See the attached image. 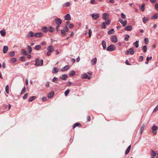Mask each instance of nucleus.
Wrapping results in <instances>:
<instances>
[{
	"instance_id": "f257e3e1",
	"label": "nucleus",
	"mask_w": 158,
	"mask_h": 158,
	"mask_svg": "<svg viewBox=\"0 0 158 158\" xmlns=\"http://www.w3.org/2000/svg\"><path fill=\"white\" fill-rule=\"evenodd\" d=\"M43 60L42 59L39 60L37 58L36 59L35 65L36 66H42L43 65Z\"/></svg>"
},
{
	"instance_id": "f03ea898",
	"label": "nucleus",
	"mask_w": 158,
	"mask_h": 158,
	"mask_svg": "<svg viewBox=\"0 0 158 158\" xmlns=\"http://www.w3.org/2000/svg\"><path fill=\"white\" fill-rule=\"evenodd\" d=\"M116 48L114 44L110 45L107 48L106 50L107 51H114Z\"/></svg>"
},
{
	"instance_id": "7ed1b4c3",
	"label": "nucleus",
	"mask_w": 158,
	"mask_h": 158,
	"mask_svg": "<svg viewBox=\"0 0 158 158\" xmlns=\"http://www.w3.org/2000/svg\"><path fill=\"white\" fill-rule=\"evenodd\" d=\"M55 21L56 22V24L58 25H60L61 24L62 22L61 20L59 18L56 19Z\"/></svg>"
},
{
	"instance_id": "20e7f679",
	"label": "nucleus",
	"mask_w": 158,
	"mask_h": 158,
	"mask_svg": "<svg viewBox=\"0 0 158 158\" xmlns=\"http://www.w3.org/2000/svg\"><path fill=\"white\" fill-rule=\"evenodd\" d=\"M92 17V18L94 19H97L99 17V15L98 14H93L90 15Z\"/></svg>"
},
{
	"instance_id": "39448f33",
	"label": "nucleus",
	"mask_w": 158,
	"mask_h": 158,
	"mask_svg": "<svg viewBox=\"0 0 158 158\" xmlns=\"http://www.w3.org/2000/svg\"><path fill=\"white\" fill-rule=\"evenodd\" d=\"M119 21L120 23H121L122 24H123V27L125 26L127 24V21H123L121 18H120L119 19Z\"/></svg>"
},
{
	"instance_id": "423d86ee",
	"label": "nucleus",
	"mask_w": 158,
	"mask_h": 158,
	"mask_svg": "<svg viewBox=\"0 0 158 158\" xmlns=\"http://www.w3.org/2000/svg\"><path fill=\"white\" fill-rule=\"evenodd\" d=\"M47 50L48 51H49V52H52L54 51V49L52 46L50 45L48 47Z\"/></svg>"
},
{
	"instance_id": "0eeeda50",
	"label": "nucleus",
	"mask_w": 158,
	"mask_h": 158,
	"mask_svg": "<svg viewBox=\"0 0 158 158\" xmlns=\"http://www.w3.org/2000/svg\"><path fill=\"white\" fill-rule=\"evenodd\" d=\"M60 78L63 80H66L68 78V76L66 74H64L62 75Z\"/></svg>"
},
{
	"instance_id": "6e6552de",
	"label": "nucleus",
	"mask_w": 158,
	"mask_h": 158,
	"mask_svg": "<svg viewBox=\"0 0 158 158\" xmlns=\"http://www.w3.org/2000/svg\"><path fill=\"white\" fill-rule=\"evenodd\" d=\"M102 19L104 20H107L108 19L109 15L106 13H104L102 15Z\"/></svg>"
},
{
	"instance_id": "1a4fd4ad",
	"label": "nucleus",
	"mask_w": 158,
	"mask_h": 158,
	"mask_svg": "<svg viewBox=\"0 0 158 158\" xmlns=\"http://www.w3.org/2000/svg\"><path fill=\"white\" fill-rule=\"evenodd\" d=\"M111 40L112 42H117V39L116 38V37L115 35L112 36L111 38Z\"/></svg>"
},
{
	"instance_id": "9d476101",
	"label": "nucleus",
	"mask_w": 158,
	"mask_h": 158,
	"mask_svg": "<svg viewBox=\"0 0 158 158\" xmlns=\"http://www.w3.org/2000/svg\"><path fill=\"white\" fill-rule=\"evenodd\" d=\"M64 19L66 20H70L71 19V17L70 15L69 14H67L64 17Z\"/></svg>"
},
{
	"instance_id": "9b49d317",
	"label": "nucleus",
	"mask_w": 158,
	"mask_h": 158,
	"mask_svg": "<svg viewBox=\"0 0 158 158\" xmlns=\"http://www.w3.org/2000/svg\"><path fill=\"white\" fill-rule=\"evenodd\" d=\"M34 36V35L33 32L32 31H30L28 32L27 35V37L29 38L32 37H33Z\"/></svg>"
},
{
	"instance_id": "f8f14e48",
	"label": "nucleus",
	"mask_w": 158,
	"mask_h": 158,
	"mask_svg": "<svg viewBox=\"0 0 158 158\" xmlns=\"http://www.w3.org/2000/svg\"><path fill=\"white\" fill-rule=\"evenodd\" d=\"M8 50V48L7 46H5L4 47L3 52L4 54L6 53Z\"/></svg>"
},
{
	"instance_id": "ddd939ff",
	"label": "nucleus",
	"mask_w": 158,
	"mask_h": 158,
	"mask_svg": "<svg viewBox=\"0 0 158 158\" xmlns=\"http://www.w3.org/2000/svg\"><path fill=\"white\" fill-rule=\"evenodd\" d=\"M97 59L96 58L92 59L91 61L92 65H94L95 64L97 63Z\"/></svg>"
},
{
	"instance_id": "4468645a",
	"label": "nucleus",
	"mask_w": 158,
	"mask_h": 158,
	"mask_svg": "<svg viewBox=\"0 0 158 158\" xmlns=\"http://www.w3.org/2000/svg\"><path fill=\"white\" fill-rule=\"evenodd\" d=\"M43 35V34L42 32H38L35 33L34 34V36L36 37H40L42 36Z\"/></svg>"
},
{
	"instance_id": "2eb2a0df",
	"label": "nucleus",
	"mask_w": 158,
	"mask_h": 158,
	"mask_svg": "<svg viewBox=\"0 0 158 158\" xmlns=\"http://www.w3.org/2000/svg\"><path fill=\"white\" fill-rule=\"evenodd\" d=\"M132 26L131 25H129L128 26H127L125 28V29L127 31H130L132 30Z\"/></svg>"
},
{
	"instance_id": "dca6fc26",
	"label": "nucleus",
	"mask_w": 158,
	"mask_h": 158,
	"mask_svg": "<svg viewBox=\"0 0 158 158\" xmlns=\"http://www.w3.org/2000/svg\"><path fill=\"white\" fill-rule=\"evenodd\" d=\"M54 94V93L53 91H52L48 94V98H52Z\"/></svg>"
},
{
	"instance_id": "f3484780",
	"label": "nucleus",
	"mask_w": 158,
	"mask_h": 158,
	"mask_svg": "<svg viewBox=\"0 0 158 158\" xmlns=\"http://www.w3.org/2000/svg\"><path fill=\"white\" fill-rule=\"evenodd\" d=\"M0 33L2 36H5L6 34L5 30L4 29H3V30L0 31Z\"/></svg>"
},
{
	"instance_id": "a211bd4d",
	"label": "nucleus",
	"mask_w": 158,
	"mask_h": 158,
	"mask_svg": "<svg viewBox=\"0 0 158 158\" xmlns=\"http://www.w3.org/2000/svg\"><path fill=\"white\" fill-rule=\"evenodd\" d=\"M102 45L104 49H105L106 48V42L104 40L102 41Z\"/></svg>"
},
{
	"instance_id": "6ab92c4d",
	"label": "nucleus",
	"mask_w": 158,
	"mask_h": 158,
	"mask_svg": "<svg viewBox=\"0 0 158 158\" xmlns=\"http://www.w3.org/2000/svg\"><path fill=\"white\" fill-rule=\"evenodd\" d=\"M75 74V73L74 71L73 70L71 71L69 73V75L70 76H73Z\"/></svg>"
},
{
	"instance_id": "aec40b11",
	"label": "nucleus",
	"mask_w": 158,
	"mask_h": 158,
	"mask_svg": "<svg viewBox=\"0 0 158 158\" xmlns=\"http://www.w3.org/2000/svg\"><path fill=\"white\" fill-rule=\"evenodd\" d=\"M42 31L44 32H46L48 31V28L47 27H44L42 28Z\"/></svg>"
},
{
	"instance_id": "412c9836",
	"label": "nucleus",
	"mask_w": 158,
	"mask_h": 158,
	"mask_svg": "<svg viewBox=\"0 0 158 158\" xmlns=\"http://www.w3.org/2000/svg\"><path fill=\"white\" fill-rule=\"evenodd\" d=\"M69 65H67L65 66L62 69H61V71H66L69 68Z\"/></svg>"
},
{
	"instance_id": "4be33fe9",
	"label": "nucleus",
	"mask_w": 158,
	"mask_h": 158,
	"mask_svg": "<svg viewBox=\"0 0 158 158\" xmlns=\"http://www.w3.org/2000/svg\"><path fill=\"white\" fill-rule=\"evenodd\" d=\"M131 145H130L128 146V148H127V150H126V151L125 153V154L126 155H127L129 153V152L131 149Z\"/></svg>"
},
{
	"instance_id": "5701e85b",
	"label": "nucleus",
	"mask_w": 158,
	"mask_h": 158,
	"mask_svg": "<svg viewBox=\"0 0 158 158\" xmlns=\"http://www.w3.org/2000/svg\"><path fill=\"white\" fill-rule=\"evenodd\" d=\"M81 125L79 123H75L73 127V128L74 129L75 127H77L79 126L80 127H81Z\"/></svg>"
},
{
	"instance_id": "b1692460",
	"label": "nucleus",
	"mask_w": 158,
	"mask_h": 158,
	"mask_svg": "<svg viewBox=\"0 0 158 158\" xmlns=\"http://www.w3.org/2000/svg\"><path fill=\"white\" fill-rule=\"evenodd\" d=\"M149 20V18H146V17H144L143 18V22L144 23H146V22L148 21Z\"/></svg>"
},
{
	"instance_id": "393cba45",
	"label": "nucleus",
	"mask_w": 158,
	"mask_h": 158,
	"mask_svg": "<svg viewBox=\"0 0 158 158\" xmlns=\"http://www.w3.org/2000/svg\"><path fill=\"white\" fill-rule=\"evenodd\" d=\"M114 32V29H112L108 31V34L109 35H110L112 34H113Z\"/></svg>"
},
{
	"instance_id": "a878e982",
	"label": "nucleus",
	"mask_w": 158,
	"mask_h": 158,
	"mask_svg": "<svg viewBox=\"0 0 158 158\" xmlns=\"http://www.w3.org/2000/svg\"><path fill=\"white\" fill-rule=\"evenodd\" d=\"M152 129L153 131H156L158 129V127L155 125H154L152 127Z\"/></svg>"
},
{
	"instance_id": "bb28decb",
	"label": "nucleus",
	"mask_w": 158,
	"mask_h": 158,
	"mask_svg": "<svg viewBox=\"0 0 158 158\" xmlns=\"http://www.w3.org/2000/svg\"><path fill=\"white\" fill-rule=\"evenodd\" d=\"M139 41H136L134 44V45L135 46V47L136 48H137L139 47Z\"/></svg>"
},
{
	"instance_id": "cd10ccee",
	"label": "nucleus",
	"mask_w": 158,
	"mask_h": 158,
	"mask_svg": "<svg viewBox=\"0 0 158 158\" xmlns=\"http://www.w3.org/2000/svg\"><path fill=\"white\" fill-rule=\"evenodd\" d=\"M158 17V14L156 13L152 17L151 19H156Z\"/></svg>"
},
{
	"instance_id": "c85d7f7f",
	"label": "nucleus",
	"mask_w": 158,
	"mask_h": 158,
	"mask_svg": "<svg viewBox=\"0 0 158 158\" xmlns=\"http://www.w3.org/2000/svg\"><path fill=\"white\" fill-rule=\"evenodd\" d=\"M27 50L28 51V52L29 53H31L32 51L31 48L29 46H27Z\"/></svg>"
},
{
	"instance_id": "c756f323",
	"label": "nucleus",
	"mask_w": 158,
	"mask_h": 158,
	"mask_svg": "<svg viewBox=\"0 0 158 158\" xmlns=\"http://www.w3.org/2000/svg\"><path fill=\"white\" fill-rule=\"evenodd\" d=\"M58 72V70L56 67H54L53 69V73H56Z\"/></svg>"
},
{
	"instance_id": "7c9ffc66",
	"label": "nucleus",
	"mask_w": 158,
	"mask_h": 158,
	"mask_svg": "<svg viewBox=\"0 0 158 158\" xmlns=\"http://www.w3.org/2000/svg\"><path fill=\"white\" fill-rule=\"evenodd\" d=\"M144 125L143 124L141 126L140 128V134H141L143 132L144 127Z\"/></svg>"
},
{
	"instance_id": "2f4dec72",
	"label": "nucleus",
	"mask_w": 158,
	"mask_h": 158,
	"mask_svg": "<svg viewBox=\"0 0 158 158\" xmlns=\"http://www.w3.org/2000/svg\"><path fill=\"white\" fill-rule=\"evenodd\" d=\"M35 98V96L31 97L28 100L29 102H32L33 100Z\"/></svg>"
},
{
	"instance_id": "473e14b6",
	"label": "nucleus",
	"mask_w": 158,
	"mask_h": 158,
	"mask_svg": "<svg viewBox=\"0 0 158 158\" xmlns=\"http://www.w3.org/2000/svg\"><path fill=\"white\" fill-rule=\"evenodd\" d=\"M81 77L85 79L87 78L88 76L86 74L84 73L81 75Z\"/></svg>"
},
{
	"instance_id": "72a5a7b5",
	"label": "nucleus",
	"mask_w": 158,
	"mask_h": 158,
	"mask_svg": "<svg viewBox=\"0 0 158 158\" xmlns=\"http://www.w3.org/2000/svg\"><path fill=\"white\" fill-rule=\"evenodd\" d=\"M66 31L64 30H61V33L62 34V36H63L66 35Z\"/></svg>"
},
{
	"instance_id": "f704fd0d",
	"label": "nucleus",
	"mask_w": 158,
	"mask_h": 158,
	"mask_svg": "<svg viewBox=\"0 0 158 158\" xmlns=\"http://www.w3.org/2000/svg\"><path fill=\"white\" fill-rule=\"evenodd\" d=\"M49 31L51 32H53L54 31V28L52 26L49 27Z\"/></svg>"
},
{
	"instance_id": "c9c22d12",
	"label": "nucleus",
	"mask_w": 158,
	"mask_h": 158,
	"mask_svg": "<svg viewBox=\"0 0 158 158\" xmlns=\"http://www.w3.org/2000/svg\"><path fill=\"white\" fill-rule=\"evenodd\" d=\"M129 51L131 55H133L134 54V51L132 48H130L129 50Z\"/></svg>"
},
{
	"instance_id": "e433bc0d",
	"label": "nucleus",
	"mask_w": 158,
	"mask_h": 158,
	"mask_svg": "<svg viewBox=\"0 0 158 158\" xmlns=\"http://www.w3.org/2000/svg\"><path fill=\"white\" fill-rule=\"evenodd\" d=\"M22 52H23V55L26 56L27 55V52L24 49H22Z\"/></svg>"
},
{
	"instance_id": "4c0bfd02",
	"label": "nucleus",
	"mask_w": 158,
	"mask_h": 158,
	"mask_svg": "<svg viewBox=\"0 0 158 158\" xmlns=\"http://www.w3.org/2000/svg\"><path fill=\"white\" fill-rule=\"evenodd\" d=\"M151 155L153 156H156V153L153 150H152L151 151Z\"/></svg>"
},
{
	"instance_id": "58836bf2",
	"label": "nucleus",
	"mask_w": 158,
	"mask_h": 158,
	"mask_svg": "<svg viewBox=\"0 0 158 158\" xmlns=\"http://www.w3.org/2000/svg\"><path fill=\"white\" fill-rule=\"evenodd\" d=\"M70 4V3L69 2H67L64 3L63 5V7L68 6Z\"/></svg>"
},
{
	"instance_id": "ea45409f",
	"label": "nucleus",
	"mask_w": 158,
	"mask_h": 158,
	"mask_svg": "<svg viewBox=\"0 0 158 158\" xmlns=\"http://www.w3.org/2000/svg\"><path fill=\"white\" fill-rule=\"evenodd\" d=\"M143 49L144 52H146L147 50V47L146 46H144L143 47Z\"/></svg>"
},
{
	"instance_id": "a19ab883",
	"label": "nucleus",
	"mask_w": 158,
	"mask_h": 158,
	"mask_svg": "<svg viewBox=\"0 0 158 158\" xmlns=\"http://www.w3.org/2000/svg\"><path fill=\"white\" fill-rule=\"evenodd\" d=\"M9 85H6L5 88V90L6 92L8 94L9 92Z\"/></svg>"
},
{
	"instance_id": "79ce46f5",
	"label": "nucleus",
	"mask_w": 158,
	"mask_h": 158,
	"mask_svg": "<svg viewBox=\"0 0 158 158\" xmlns=\"http://www.w3.org/2000/svg\"><path fill=\"white\" fill-rule=\"evenodd\" d=\"M41 48V46L40 45H38L35 46V49L37 50H40Z\"/></svg>"
},
{
	"instance_id": "37998d69",
	"label": "nucleus",
	"mask_w": 158,
	"mask_h": 158,
	"mask_svg": "<svg viewBox=\"0 0 158 158\" xmlns=\"http://www.w3.org/2000/svg\"><path fill=\"white\" fill-rule=\"evenodd\" d=\"M106 23L105 22H103L102 24V27L103 28H106Z\"/></svg>"
},
{
	"instance_id": "c03bdc74",
	"label": "nucleus",
	"mask_w": 158,
	"mask_h": 158,
	"mask_svg": "<svg viewBox=\"0 0 158 158\" xmlns=\"http://www.w3.org/2000/svg\"><path fill=\"white\" fill-rule=\"evenodd\" d=\"M111 20L110 19H108L107 21H106V22L105 23H106V24H107V25H109L110 23H111Z\"/></svg>"
},
{
	"instance_id": "a18cd8bd",
	"label": "nucleus",
	"mask_w": 158,
	"mask_h": 158,
	"mask_svg": "<svg viewBox=\"0 0 158 158\" xmlns=\"http://www.w3.org/2000/svg\"><path fill=\"white\" fill-rule=\"evenodd\" d=\"M9 55L11 56H13L15 55V52L14 51H13L9 53Z\"/></svg>"
},
{
	"instance_id": "49530a36",
	"label": "nucleus",
	"mask_w": 158,
	"mask_h": 158,
	"mask_svg": "<svg viewBox=\"0 0 158 158\" xmlns=\"http://www.w3.org/2000/svg\"><path fill=\"white\" fill-rule=\"evenodd\" d=\"M141 9L142 11H143L144 10H145V4H143L142 5V6H141Z\"/></svg>"
},
{
	"instance_id": "de8ad7c7",
	"label": "nucleus",
	"mask_w": 158,
	"mask_h": 158,
	"mask_svg": "<svg viewBox=\"0 0 158 158\" xmlns=\"http://www.w3.org/2000/svg\"><path fill=\"white\" fill-rule=\"evenodd\" d=\"M60 27V25H57V26H56V27L55 28V29H56V31L57 32L59 31H60L59 28Z\"/></svg>"
},
{
	"instance_id": "09e8293b",
	"label": "nucleus",
	"mask_w": 158,
	"mask_h": 158,
	"mask_svg": "<svg viewBox=\"0 0 158 158\" xmlns=\"http://www.w3.org/2000/svg\"><path fill=\"white\" fill-rule=\"evenodd\" d=\"M129 37V35L126 34L125 35V37L124 38V40L127 41H128Z\"/></svg>"
},
{
	"instance_id": "8fccbe9b",
	"label": "nucleus",
	"mask_w": 158,
	"mask_h": 158,
	"mask_svg": "<svg viewBox=\"0 0 158 158\" xmlns=\"http://www.w3.org/2000/svg\"><path fill=\"white\" fill-rule=\"evenodd\" d=\"M52 81L56 83L57 81V78L56 77H54L52 79Z\"/></svg>"
},
{
	"instance_id": "3c124183",
	"label": "nucleus",
	"mask_w": 158,
	"mask_h": 158,
	"mask_svg": "<svg viewBox=\"0 0 158 158\" xmlns=\"http://www.w3.org/2000/svg\"><path fill=\"white\" fill-rule=\"evenodd\" d=\"M69 91H70V90L69 89H68L66 91H65L64 92L65 95V96H67L68 95Z\"/></svg>"
},
{
	"instance_id": "603ef678",
	"label": "nucleus",
	"mask_w": 158,
	"mask_h": 158,
	"mask_svg": "<svg viewBox=\"0 0 158 158\" xmlns=\"http://www.w3.org/2000/svg\"><path fill=\"white\" fill-rule=\"evenodd\" d=\"M92 33V30L90 29L89 30V37L90 38Z\"/></svg>"
},
{
	"instance_id": "864d4df0",
	"label": "nucleus",
	"mask_w": 158,
	"mask_h": 158,
	"mask_svg": "<svg viewBox=\"0 0 158 158\" xmlns=\"http://www.w3.org/2000/svg\"><path fill=\"white\" fill-rule=\"evenodd\" d=\"M16 60H17L15 58H12L11 59V62L14 63L16 61Z\"/></svg>"
},
{
	"instance_id": "5fc2aeb1",
	"label": "nucleus",
	"mask_w": 158,
	"mask_h": 158,
	"mask_svg": "<svg viewBox=\"0 0 158 158\" xmlns=\"http://www.w3.org/2000/svg\"><path fill=\"white\" fill-rule=\"evenodd\" d=\"M25 91H26L25 88V87H24L23 88L22 90L21 91V94H24L25 92Z\"/></svg>"
},
{
	"instance_id": "6e6d98bb",
	"label": "nucleus",
	"mask_w": 158,
	"mask_h": 158,
	"mask_svg": "<svg viewBox=\"0 0 158 158\" xmlns=\"http://www.w3.org/2000/svg\"><path fill=\"white\" fill-rule=\"evenodd\" d=\"M121 17L123 19L126 18V16L123 13H122L121 14Z\"/></svg>"
},
{
	"instance_id": "4d7b16f0",
	"label": "nucleus",
	"mask_w": 158,
	"mask_h": 158,
	"mask_svg": "<svg viewBox=\"0 0 158 158\" xmlns=\"http://www.w3.org/2000/svg\"><path fill=\"white\" fill-rule=\"evenodd\" d=\"M25 59V56H22L20 58V60L22 61H24Z\"/></svg>"
},
{
	"instance_id": "13d9d810",
	"label": "nucleus",
	"mask_w": 158,
	"mask_h": 158,
	"mask_svg": "<svg viewBox=\"0 0 158 158\" xmlns=\"http://www.w3.org/2000/svg\"><path fill=\"white\" fill-rule=\"evenodd\" d=\"M145 43L146 44H147L148 43V38H146L144 39Z\"/></svg>"
},
{
	"instance_id": "bf43d9fd",
	"label": "nucleus",
	"mask_w": 158,
	"mask_h": 158,
	"mask_svg": "<svg viewBox=\"0 0 158 158\" xmlns=\"http://www.w3.org/2000/svg\"><path fill=\"white\" fill-rule=\"evenodd\" d=\"M27 95H28V94L27 93L25 94L24 96L23 97V99H25L26 98H27Z\"/></svg>"
},
{
	"instance_id": "052dcab7",
	"label": "nucleus",
	"mask_w": 158,
	"mask_h": 158,
	"mask_svg": "<svg viewBox=\"0 0 158 158\" xmlns=\"http://www.w3.org/2000/svg\"><path fill=\"white\" fill-rule=\"evenodd\" d=\"M90 3L91 4H97V3L96 2L95 0H91L90 1Z\"/></svg>"
},
{
	"instance_id": "680f3d73",
	"label": "nucleus",
	"mask_w": 158,
	"mask_h": 158,
	"mask_svg": "<svg viewBox=\"0 0 158 158\" xmlns=\"http://www.w3.org/2000/svg\"><path fill=\"white\" fill-rule=\"evenodd\" d=\"M73 26H74V25L73 24L71 23V24H69V27L70 28L72 29L73 27Z\"/></svg>"
},
{
	"instance_id": "e2e57ef3",
	"label": "nucleus",
	"mask_w": 158,
	"mask_h": 158,
	"mask_svg": "<svg viewBox=\"0 0 158 158\" xmlns=\"http://www.w3.org/2000/svg\"><path fill=\"white\" fill-rule=\"evenodd\" d=\"M64 30L66 32H68L69 31V28H68L65 26L64 27Z\"/></svg>"
},
{
	"instance_id": "0e129e2a",
	"label": "nucleus",
	"mask_w": 158,
	"mask_h": 158,
	"mask_svg": "<svg viewBox=\"0 0 158 158\" xmlns=\"http://www.w3.org/2000/svg\"><path fill=\"white\" fill-rule=\"evenodd\" d=\"M152 56H150V57H147V58L146 60L147 61H149V60H152Z\"/></svg>"
},
{
	"instance_id": "69168bd1",
	"label": "nucleus",
	"mask_w": 158,
	"mask_h": 158,
	"mask_svg": "<svg viewBox=\"0 0 158 158\" xmlns=\"http://www.w3.org/2000/svg\"><path fill=\"white\" fill-rule=\"evenodd\" d=\"M155 8L156 10L158 11V3H156L155 5Z\"/></svg>"
},
{
	"instance_id": "338daca9",
	"label": "nucleus",
	"mask_w": 158,
	"mask_h": 158,
	"mask_svg": "<svg viewBox=\"0 0 158 158\" xmlns=\"http://www.w3.org/2000/svg\"><path fill=\"white\" fill-rule=\"evenodd\" d=\"M150 1L151 2L153 3H155L157 2L156 0H150Z\"/></svg>"
},
{
	"instance_id": "774afa93",
	"label": "nucleus",
	"mask_w": 158,
	"mask_h": 158,
	"mask_svg": "<svg viewBox=\"0 0 158 158\" xmlns=\"http://www.w3.org/2000/svg\"><path fill=\"white\" fill-rule=\"evenodd\" d=\"M43 101H46L47 100V98L46 97H44L42 99Z\"/></svg>"
}]
</instances>
